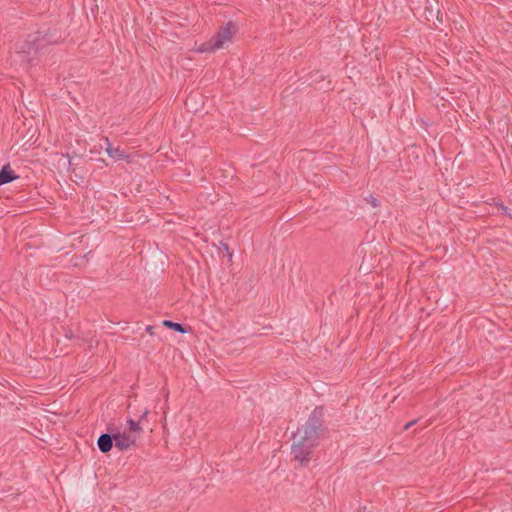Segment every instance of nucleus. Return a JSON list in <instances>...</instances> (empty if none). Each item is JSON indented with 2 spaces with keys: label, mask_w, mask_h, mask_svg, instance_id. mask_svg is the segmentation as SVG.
<instances>
[{
  "label": "nucleus",
  "mask_w": 512,
  "mask_h": 512,
  "mask_svg": "<svg viewBox=\"0 0 512 512\" xmlns=\"http://www.w3.org/2000/svg\"><path fill=\"white\" fill-rule=\"evenodd\" d=\"M324 412L323 406H316L305 424L293 435L292 454L302 466L310 462L314 448L325 435L327 429L324 425Z\"/></svg>",
  "instance_id": "1"
},
{
  "label": "nucleus",
  "mask_w": 512,
  "mask_h": 512,
  "mask_svg": "<svg viewBox=\"0 0 512 512\" xmlns=\"http://www.w3.org/2000/svg\"><path fill=\"white\" fill-rule=\"evenodd\" d=\"M60 40L57 29L42 27L38 31L27 35L20 46V52L25 54L29 62L33 61L34 55L46 46L56 44Z\"/></svg>",
  "instance_id": "2"
},
{
  "label": "nucleus",
  "mask_w": 512,
  "mask_h": 512,
  "mask_svg": "<svg viewBox=\"0 0 512 512\" xmlns=\"http://www.w3.org/2000/svg\"><path fill=\"white\" fill-rule=\"evenodd\" d=\"M238 32V26L229 21L224 26L220 27L218 32L207 42H204L199 47L200 52H214L223 48L226 42H231L233 36Z\"/></svg>",
  "instance_id": "3"
},
{
  "label": "nucleus",
  "mask_w": 512,
  "mask_h": 512,
  "mask_svg": "<svg viewBox=\"0 0 512 512\" xmlns=\"http://www.w3.org/2000/svg\"><path fill=\"white\" fill-rule=\"evenodd\" d=\"M418 4L419 7H417L416 9H423V13L421 14V16L424 17L426 21L431 22L436 20L439 23L443 22L442 13L440 10L438 0H419Z\"/></svg>",
  "instance_id": "4"
},
{
  "label": "nucleus",
  "mask_w": 512,
  "mask_h": 512,
  "mask_svg": "<svg viewBox=\"0 0 512 512\" xmlns=\"http://www.w3.org/2000/svg\"><path fill=\"white\" fill-rule=\"evenodd\" d=\"M136 444V435L127 434L126 431L115 434L114 446L119 451H127Z\"/></svg>",
  "instance_id": "5"
},
{
  "label": "nucleus",
  "mask_w": 512,
  "mask_h": 512,
  "mask_svg": "<svg viewBox=\"0 0 512 512\" xmlns=\"http://www.w3.org/2000/svg\"><path fill=\"white\" fill-rule=\"evenodd\" d=\"M149 410L147 408H143V411L139 415V419L136 421L133 418L129 417L127 419V434L136 435V439L143 432V428L141 427V422L147 418Z\"/></svg>",
  "instance_id": "6"
},
{
  "label": "nucleus",
  "mask_w": 512,
  "mask_h": 512,
  "mask_svg": "<svg viewBox=\"0 0 512 512\" xmlns=\"http://www.w3.org/2000/svg\"><path fill=\"white\" fill-rule=\"evenodd\" d=\"M114 442L115 434L103 433L97 439V446L102 453L106 454L112 450Z\"/></svg>",
  "instance_id": "7"
},
{
  "label": "nucleus",
  "mask_w": 512,
  "mask_h": 512,
  "mask_svg": "<svg viewBox=\"0 0 512 512\" xmlns=\"http://www.w3.org/2000/svg\"><path fill=\"white\" fill-rule=\"evenodd\" d=\"M19 175L12 170L10 164H5L0 169V186L4 184H8L18 179Z\"/></svg>",
  "instance_id": "8"
},
{
  "label": "nucleus",
  "mask_w": 512,
  "mask_h": 512,
  "mask_svg": "<svg viewBox=\"0 0 512 512\" xmlns=\"http://www.w3.org/2000/svg\"><path fill=\"white\" fill-rule=\"evenodd\" d=\"M105 144H106L105 151L109 157H111L115 160H122V159H126L129 157L119 147L114 148L108 138H105Z\"/></svg>",
  "instance_id": "9"
},
{
  "label": "nucleus",
  "mask_w": 512,
  "mask_h": 512,
  "mask_svg": "<svg viewBox=\"0 0 512 512\" xmlns=\"http://www.w3.org/2000/svg\"><path fill=\"white\" fill-rule=\"evenodd\" d=\"M162 325L170 330L176 331L181 334H186L191 331V327L185 324L173 322L171 320H163Z\"/></svg>",
  "instance_id": "10"
},
{
  "label": "nucleus",
  "mask_w": 512,
  "mask_h": 512,
  "mask_svg": "<svg viewBox=\"0 0 512 512\" xmlns=\"http://www.w3.org/2000/svg\"><path fill=\"white\" fill-rule=\"evenodd\" d=\"M364 201L370 204L373 208L380 206V201L372 194H369L368 196L364 197Z\"/></svg>",
  "instance_id": "11"
},
{
  "label": "nucleus",
  "mask_w": 512,
  "mask_h": 512,
  "mask_svg": "<svg viewBox=\"0 0 512 512\" xmlns=\"http://www.w3.org/2000/svg\"><path fill=\"white\" fill-rule=\"evenodd\" d=\"M495 205L501 210L502 214L509 216L512 219L511 214L509 213V209L507 206L503 204V202H496Z\"/></svg>",
  "instance_id": "12"
},
{
  "label": "nucleus",
  "mask_w": 512,
  "mask_h": 512,
  "mask_svg": "<svg viewBox=\"0 0 512 512\" xmlns=\"http://www.w3.org/2000/svg\"><path fill=\"white\" fill-rule=\"evenodd\" d=\"M106 433H113V434H116V433H121L118 429V427L116 426V424L114 422H109L107 424V432Z\"/></svg>",
  "instance_id": "13"
},
{
  "label": "nucleus",
  "mask_w": 512,
  "mask_h": 512,
  "mask_svg": "<svg viewBox=\"0 0 512 512\" xmlns=\"http://www.w3.org/2000/svg\"><path fill=\"white\" fill-rule=\"evenodd\" d=\"M219 250L220 251H225L227 253V256L229 257V259L232 258V253L230 252V248H229V245L227 243L220 242Z\"/></svg>",
  "instance_id": "14"
},
{
  "label": "nucleus",
  "mask_w": 512,
  "mask_h": 512,
  "mask_svg": "<svg viewBox=\"0 0 512 512\" xmlns=\"http://www.w3.org/2000/svg\"><path fill=\"white\" fill-rule=\"evenodd\" d=\"M156 326H153V325H147L146 328H145V331L150 335V336H154L155 335V330Z\"/></svg>",
  "instance_id": "15"
},
{
  "label": "nucleus",
  "mask_w": 512,
  "mask_h": 512,
  "mask_svg": "<svg viewBox=\"0 0 512 512\" xmlns=\"http://www.w3.org/2000/svg\"><path fill=\"white\" fill-rule=\"evenodd\" d=\"M128 409L130 410V412L134 415V416H138L141 414V412L143 411L142 410H135L134 408H132L131 405L128 406Z\"/></svg>",
  "instance_id": "16"
},
{
  "label": "nucleus",
  "mask_w": 512,
  "mask_h": 512,
  "mask_svg": "<svg viewBox=\"0 0 512 512\" xmlns=\"http://www.w3.org/2000/svg\"><path fill=\"white\" fill-rule=\"evenodd\" d=\"M64 157H66L68 159V169H70L72 166H73V162H72V156L70 154H66V155H63Z\"/></svg>",
  "instance_id": "17"
},
{
  "label": "nucleus",
  "mask_w": 512,
  "mask_h": 512,
  "mask_svg": "<svg viewBox=\"0 0 512 512\" xmlns=\"http://www.w3.org/2000/svg\"><path fill=\"white\" fill-rule=\"evenodd\" d=\"M417 421H418V420H417V419H415V420H412V421L408 422V423L404 426V430H407V429H409L410 427H413V425H414V424H416V423H417Z\"/></svg>",
  "instance_id": "18"
},
{
  "label": "nucleus",
  "mask_w": 512,
  "mask_h": 512,
  "mask_svg": "<svg viewBox=\"0 0 512 512\" xmlns=\"http://www.w3.org/2000/svg\"><path fill=\"white\" fill-rule=\"evenodd\" d=\"M65 337L67 339H72L74 337V334L71 330H67L66 333H65Z\"/></svg>",
  "instance_id": "19"
}]
</instances>
